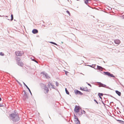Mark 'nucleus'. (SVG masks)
Instances as JSON below:
<instances>
[{"instance_id":"7","label":"nucleus","mask_w":124,"mask_h":124,"mask_svg":"<svg viewBox=\"0 0 124 124\" xmlns=\"http://www.w3.org/2000/svg\"><path fill=\"white\" fill-rule=\"evenodd\" d=\"M80 89L82 91H84L86 92H89V91L88 90L87 88L86 87L85 88L82 87H80Z\"/></svg>"},{"instance_id":"28","label":"nucleus","mask_w":124,"mask_h":124,"mask_svg":"<svg viewBox=\"0 0 124 124\" xmlns=\"http://www.w3.org/2000/svg\"><path fill=\"white\" fill-rule=\"evenodd\" d=\"M4 55V54L2 52H0V55L3 56Z\"/></svg>"},{"instance_id":"5","label":"nucleus","mask_w":124,"mask_h":124,"mask_svg":"<svg viewBox=\"0 0 124 124\" xmlns=\"http://www.w3.org/2000/svg\"><path fill=\"white\" fill-rule=\"evenodd\" d=\"M81 109V108L80 107L76 105L74 109V111L76 113H78L79 111V110Z\"/></svg>"},{"instance_id":"9","label":"nucleus","mask_w":124,"mask_h":124,"mask_svg":"<svg viewBox=\"0 0 124 124\" xmlns=\"http://www.w3.org/2000/svg\"><path fill=\"white\" fill-rule=\"evenodd\" d=\"M50 85L52 86L51 88H52L54 89H55V86L54 85L51 83L49 82L48 83V87H49V88H50Z\"/></svg>"},{"instance_id":"22","label":"nucleus","mask_w":124,"mask_h":124,"mask_svg":"<svg viewBox=\"0 0 124 124\" xmlns=\"http://www.w3.org/2000/svg\"><path fill=\"white\" fill-rule=\"evenodd\" d=\"M74 117L75 119H76V120H77L78 119V118L77 117V116H76V115L75 114H74Z\"/></svg>"},{"instance_id":"29","label":"nucleus","mask_w":124,"mask_h":124,"mask_svg":"<svg viewBox=\"0 0 124 124\" xmlns=\"http://www.w3.org/2000/svg\"><path fill=\"white\" fill-rule=\"evenodd\" d=\"M105 95H107L108 96H111V97H112L113 98H115V99H116V98L114 97H113V96H112L111 95H109V94H105Z\"/></svg>"},{"instance_id":"2","label":"nucleus","mask_w":124,"mask_h":124,"mask_svg":"<svg viewBox=\"0 0 124 124\" xmlns=\"http://www.w3.org/2000/svg\"><path fill=\"white\" fill-rule=\"evenodd\" d=\"M98 83L99 84V87H106L107 88H108L111 90H112L108 86H106V85L104 84L101 83L100 82H98Z\"/></svg>"},{"instance_id":"42","label":"nucleus","mask_w":124,"mask_h":124,"mask_svg":"<svg viewBox=\"0 0 124 124\" xmlns=\"http://www.w3.org/2000/svg\"><path fill=\"white\" fill-rule=\"evenodd\" d=\"M1 100V98L0 97V101Z\"/></svg>"},{"instance_id":"35","label":"nucleus","mask_w":124,"mask_h":124,"mask_svg":"<svg viewBox=\"0 0 124 124\" xmlns=\"http://www.w3.org/2000/svg\"><path fill=\"white\" fill-rule=\"evenodd\" d=\"M4 106L2 104H0V107H3Z\"/></svg>"},{"instance_id":"39","label":"nucleus","mask_w":124,"mask_h":124,"mask_svg":"<svg viewBox=\"0 0 124 124\" xmlns=\"http://www.w3.org/2000/svg\"><path fill=\"white\" fill-rule=\"evenodd\" d=\"M102 103H103V104L104 105H105V104L103 102V101H102Z\"/></svg>"},{"instance_id":"36","label":"nucleus","mask_w":124,"mask_h":124,"mask_svg":"<svg viewBox=\"0 0 124 124\" xmlns=\"http://www.w3.org/2000/svg\"><path fill=\"white\" fill-rule=\"evenodd\" d=\"M82 114H83V113L82 112H80V113L79 114V115H82Z\"/></svg>"},{"instance_id":"48","label":"nucleus","mask_w":124,"mask_h":124,"mask_svg":"<svg viewBox=\"0 0 124 124\" xmlns=\"http://www.w3.org/2000/svg\"><path fill=\"white\" fill-rule=\"evenodd\" d=\"M89 1H91V0H89Z\"/></svg>"},{"instance_id":"10","label":"nucleus","mask_w":124,"mask_h":124,"mask_svg":"<svg viewBox=\"0 0 124 124\" xmlns=\"http://www.w3.org/2000/svg\"><path fill=\"white\" fill-rule=\"evenodd\" d=\"M23 99L24 101H26L28 99V97L27 94H24L23 97Z\"/></svg>"},{"instance_id":"25","label":"nucleus","mask_w":124,"mask_h":124,"mask_svg":"<svg viewBox=\"0 0 124 124\" xmlns=\"http://www.w3.org/2000/svg\"><path fill=\"white\" fill-rule=\"evenodd\" d=\"M64 71L65 72V74L67 75H68V74L69 73V72L67 71L64 70Z\"/></svg>"},{"instance_id":"14","label":"nucleus","mask_w":124,"mask_h":124,"mask_svg":"<svg viewBox=\"0 0 124 124\" xmlns=\"http://www.w3.org/2000/svg\"><path fill=\"white\" fill-rule=\"evenodd\" d=\"M23 83L24 84V85L26 86L27 89H28L29 92H30V93L31 95H32V93L31 92V91L30 89L28 87V86L25 84V83H24V82H23Z\"/></svg>"},{"instance_id":"41","label":"nucleus","mask_w":124,"mask_h":124,"mask_svg":"<svg viewBox=\"0 0 124 124\" xmlns=\"http://www.w3.org/2000/svg\"><path fill=\"white\" fill-rule=\"evenodd\" d=\"M16 81H17V82L18 83H19V82H18V81H17V80H16Z\"/></svg>"},{"instance_id":"16","label":"nucleus","mask_w":124,"mask_h":124,"mask_svg":"<svg viewBox=\"0 0 124 124\" xmlns=\"http://www.w3.org/2000/svg\"><path fill=\"white\" fill-rule=\"evenodd\" d=\"M97 69L98 70H100L101 71H102L103 70V68L102 67H101L99 66L98 65L97 66Z\"/></svg>"},{"instance_id":"8","label":"nucleus","mask_w":124,"mask_h":124,"mask_svg":"<svg viewBox=\"0 0 124 124\" xmlns=\"http://www.w3.org/2000/svg\"><path fill=\"white\" fill-rule=\"evenodd\" d=\"M74 92L76 94H79L80 95H82L83 94L81 92L78 90H75Z\"/></svg>"},{"instance_id":"33","label":"nucleus","mask_w":124,"mask_h":124,"mask_svg":"<svg viewBox=\"0 0 124 124\" xmlns=\"http://www.w3.org/2000/svg\"><path fill=\"white\" fill-rule=\"evenodd\" d=\"M94 101L96 102V103H97V104H98V102H97V101L95 99L94 100Z\"/></svg>"},{"instance_id":"1","label":"nucleus","mask_w":124,"mask_h":124,"mask_svg":"<svg viewBox=\"0 0 124 124\" xmlns=\"http://www.w3.org/2000/svg\"><path fill=\"white\" fill-rule=\"evenodd\" d=\"M10 116L11 117V120L13 122H17L20 120V118L18 115L17 114L12 113L11 114Z\"/></svg>"},{"instance_id":"47","label":"nucleus","mask_w":124,"mask_h":124,"mask_svg":"<svg viewBox=\"0 0 124 124\" xmlns=\"http://www.w3.org/2000/svg\"><path fill=\"white\" fill-rule=\"evenodd\" d=\"M63 42H62V43Z\"/></svg>"},{"instance_id":"46","label":"nucleus","mask_w":124,"mask_h":124,"mask_svg":"<svg viewBox=\"0 0 124 124\" xmlns=\"http://www.w3.org/2000/svg\"><path fill=\"white\" fill-rule=\"evenodd\" d=\"M113 103V102H110V103Z\"/></svg>"},{"instance_id":"20","label":"nucleus","mask_w":124,"mask_h":124,"mask_svg":"<svg viewBox=\"0 0 124 124\" xmlns=\"http://www.w3.org/2000/svg\"><path fill=\"white\" fill-rule=\"evenodd\" d=\"M103 94L102 93H99L98 94V95L99 97L102 96H103Z\"/></svg>"},{"instance_id":"31","label":"nucleus","mask_w":124,"mask_h":124,"mask_svg":"<svg viewBox=\"0 0 124 124\" xmlns=\"http://www.w3.org/2000/svg\"><path fill=\"white\" fill-rule=\"evenodd\" d=\"M86 83L87 84H88V85H89L91 87H92L91 85L89 83L87 82H86Z\"/></svg>"},{"instance_id":"38","label":"nucleus","mask_w":124,"mask_h":124,"mask_svg":"<svg viewBox=\"0 0 124 124\" xmlns=\"http://www.w3.org/2000/svg\"><path fill=\"white\" fill-rule=\"evenodd\" d=\"M35 62H36V63H37V61H36V60H34V61Z\"/></svg>"},{"instance_id":"40","label":"nucleus","mask_w":124,"mask_h":124,"mask_svg":"<svg viewBox=\"0 0 124 124\" xmlns=\"http://www.w3.org/2000/svg\"><path fill=\"white\" fill-rule=\"evenodd\" d=\"M122 17H123V18L124 19V15H123L122 16Z\"/></svg>"},{"instance_id":"27","label":"nucleus","mask_w":124,"mask_h":124,"mask_svg":"<svg viewBox=\"0 0 124 124\" xmlns=\"http://www.w3.org/2000/svg\"><path fill=\"white\" fill-rule=\"evenodd\" d=\"M66 12L69 15V16H70V14L69 11L68 10H67Z\"/></svg>"},{"instance_id":"34","label":"nucleus","mask_w":124,"mask_h":124,"mask_svg":"<svg viewBox=\"0 0 124 124\" xmlns=\"http://www.w3.org/2000/svg\"><path fill=\"white\" fill-rule=\"evenodd\" d=\"M23 92H24V94H26V92L24 90L23 91Z\"/></svg>"},{"instance_id":"6","label":"nucleus","mask_w":124,"mask_h":124,"mask_svg":"<svg viewBox=\"0 0 124 124\" xmlns=\"http://www.w3.org/2000/svg\"><path fill=\"white\" fill-rule=\"evenodd\" d=\"M24 53L22 51H18L16 52V55L17 56H20L23 54Z\"/></svg>"},{"instance_id":"49","label":"nucleus","mask_w":124,"mask_h":124,"mask_svg":"<svg viewBox=\"0 0 124 124\" xmlns=\"http://www.w3.org/2000/svg\"><path fill=\"white\" fill-rule=\"evenodd\" d=\"M103 62H104V61H103Z\"/></svg>"},{"instance_id":"32","label":"nucleus","mask_w":124,"mask_h":124,"mask_svg":"<svg viewBox=\"0 0 124 124\" xmlns=\"http://www.w3.org/2000/svg\"><path fill=\"white\" fill-rule=\"evenodd\" d=\"M93 65V64L92 65H87L88 66H90V67H91L92 68H94V67L92 66V65Z\"/></svg>"},{"instance_id":"44","label":"nucleus","mask_w":124,"mask_h":124,"mask_svg":"<svg viewBox=\"0 0 124 124\" xmlns=\"http://www.w3.org/2000/svg\"><path fill=\"white\" fill-rule=\"evenodd\" d=\"M32 60L33 61H34L35 59H32Z\"/></svg>"},{"instance_id":"21","label":"nucleus","mask_w":124,"mask_h":124,"mask_svg":"<svg viewBox=\"0 0 124 124\" xmlns=\"http://www.w3.org/2000/svg\"><path fill=\"white\" fill-rule=\"evenodd\" d=\"M89 0H85V3L87 5V4L88 3V1Z\"/></svg>"},{"instance_id":"23","label":"nucleus","mask_w":124,"mask_h":124,"mask_svg":"<svg viewBox=\"0 0 124 124\" xmlns=\"http://www.w3.org/2000/svg\"><path fill=\"white\" fill-rule=\"evenodd\" d=\"M11 21H12L13 19V14H11Z\"/></svg>"},{"instance_id":"30","label":"nucleus","mask_w":124,"mask_h":124,"mask_svg":"<svg viewBox=\"0 0 124 124\" xmlns=\"http://www.w3.org/2000/svg\"><path fill=\"white\" fill-rule=\"evenodd\" d=\"M56 85L57 86H58V85H59V83H58L57 82V81H56L55 82Z\"/></svg>"},{"instance_id":"43","label":"nucleus","mask_w":124,"mask_h":124,"mask_svg":"<svg viewBox=\"0 0 124 124\" xmlns=\"http://www.w3.org/2000/svg\"><path fill=\"white\" fill-rule=\"evenodd\" d=\"M99 97L100 98H101V99H102V97H101V96H100V97Z\"/></svg>"},{"instance_id":"13","label":"nucleus","mask_w":124,"mask_h":124,"mask_svg":"<svg viewBox=\"0 0 124 124\" xmlns=\"http://www.w3.org/2000/svg\"><path fill=\"white\" fill-rule=\"evenodd\" d=\"M115 43L117 45L119 44L120 42V40L119 39H116L114 40Z\"/></svg>"},{"instance_id":"4","label":"nucleus","mask_w":124,"mask_h":124,"mask_svg":"<svg viewBox=\"0 0 124 124\" xmlns=\"http://www.w3.org/2000/svg\"><path fill=\"white\" fill-rule=\"evenodd\" d=\"M104 73L105 75L108 76H109L115 78V76L112 74H111L110 72H104Z\"/></svg>"},{"instance_id":"17","label":"nucleus","mask_w":124,"mask_h":124,"mask_svg":"<svg viewBox=\"0 0 124 124\" xmlns=\"http://www.w3.org/2000/svg\"><path fill=\"white\" fill-rule=\"evenodd\" d=\"M74 122L76 124H80V121L78 119V120H75Z\"/></svg>"},{"instance_id":"19","label":"nucleus","mask_w":124,"mask_h":124,"mask_svg":"<svg viewBox=\"0 0 124 124\" xmlns=\"http://www.w3.org/2000/svg\"><path fill=\"white\" fill-rule=\"evenodd\" d=\"M65 91L66 92L67 94H69V93L67 90V88H65Z\"/></svg>"},{"instance_id":"11","label":"nucleus","mask_w":124,"mask_h":124,"mask_svg":"<svg viewBox=\"0 0 124 124\" xmlns=\"http://www.w3.org/2000/svg\"><path fill=\"white\" fill-rule=\"evenodd\" d=\"M20 60V59H19V60L18 61H17V63L19 65L22 66L23 65V63L22 62L20 61L19 60Z\"/></svg>"},{"instance_id":"26","label":"nucleus","mask_w":124,"mask_h":124,"mask_svg":"<svg viewBox=\"0 0 124 124\" xmlns=\"http://www.w3.org/2000/svg\"><path fill=\"white\" fill-rule=\"evenodd\" d=\"M117 120V121H118L120 123H121L122 122H124V121H122L121 120Z\"/></svg>"},{"instance_id":"15","label":"nucleus","mask_w":124,"mask_h":124,"mask_svg":"<svg viewBox=\"0 0 124 124\" xmlns=\"http://www.w3.org/2000/svg\"><path fill=\"white\" fill-rule=\"evenodd\" d=\"M32 32L33 33L35 34L38 32V31L36 29H34L32 30Z\"/></svg>"},{"instance_id":"24","label":"nucleus","mask_w":124,"mask_h":124,"mask_svg":"<svg viewBox=\"0 0 124 124\" xmlns=\"http://www.w3.org/2000/svg\"><path fill=\"white\" fill-rule=\"evenodd\" d=\"M50 42V43H51L52 44H54V45H57L56 43H55V42Z\"/></svg>"},{"instance_id":"12","label":"nucleus","mask_w":124,"mask_h":124,"mask_svg":"<svg viewBox=\"0 0 124 124\" xmlns=\"http://www.w3.org/2000/svg\"><path fill=\"white\" fill-rule=\"evenodd\" d=\"M41 74H43L44 76V77H45L46 78H49V77L48 76L47 74L46 73H44L43 72H42Z\"/></svg>"},{"instance_id":"3","label":"nucleus","mask_w":124,"mask_h":124,"mask_svg":"<svg viewBox=\"0 0 124 124\" xmlns=\"http://www.w3.org/2000/svg\"><path fill=\"white\" fill-rule=\"evenodd\" d=\"M41 85L42 87L43 88V86L44 87V90L46 91V93H47L49 90L48 88L46 87V85H45L42 84H41Z\"/></svg>"},{"instance_id":"18","label":"nucleus","mask_w":124,"mask_h":124,"mask_svg":"<svg viewBox=\"0 0 124 124\" xmlns=\"http://www.w3.org/2000/svg\"><path fill=\"white\" fill-rule=\"evenodd\" d=\"M116 93L119 96H120L121 95V93L117 90L115 91Z\"/></svg>"},{"instance_id":"37","label":"nucleus","mask_w":124,"mask_h":124,"mask_svg":"<svg viewBox=\"0 0 124 124\" xmlns=\"http://www.w3.org/2000/svg\"><path fill=\"white\" fill-rule=\"evenodd\" d=\"M83 112H84V114H85V113H86V112H85L84 111V110H83Z\"/></svg>"},{"instance_id":"45","label":"nucleus","mask_w":124,"mask_h":124,"mask_svg":"<svg viewBox=\"0 0 124 124\" xmlns=\"http://www.w3.org/2000/svg\"><path fill=\"white\" fill-rule=\"evenodd\" d=\"M121 123L123 124H124V122H122Z\"/></svg>"}]
</instances>
